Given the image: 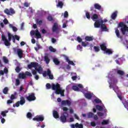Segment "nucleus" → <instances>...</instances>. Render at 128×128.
Instances as JSON below:
<instances>
[{
	"label": "nucleus",
	"mask_w": 128,
	"mask_h": 128,
	"mask_svg": "<svg viewBox=\"0 0 128 128\" xmlns=\"http://www.w3.org/2000/svg\"><path fill=\"white\" fill-rule=\"evenodd\" d=\"M52 90H55L56 94H60L61 96H64V90L60 88V85L58 83L52 84Z\"/></svg>",
	"instance_id": "f257e3e1"
},
{
	"label": "nucleus",
	"mask_w": 128,
	"mask_h": 128,
	"mask_svg": "<svg viewBox=\"0 0 128 128\" xmlns=\"http://www.w3.org/2000/svg\"><path fill=\"white\" fill-rule=\"evenodd\" d=\"M28 68L29 70H32V68H34L36 70H37L38 72L40 74H42V66L39 65L38 62H32L30 64H28Z\"/></svg>",
	"instance_id": "f03ea898"
},
{
	"label": "nucleus",
	"mask_w": 128,
	"mask_h": 128,
	"mask_svg": "<svg viewBox=\"0 0 128 128\" xmlns=\"http://www.w3.org/2000/svg\"><path fill=\"white\" fill-rule=\"evenodd\" d=\"M27 76H32V73L30 72L26 71L25 72V73H20L18 74V78H22V80H25V78H26Z\"/></svg>",
	"instance_id": "7ed1b4c3"
},
{
	"label": "nucleus",
	"mask_w": 128,
	"mask_h": 128,
	"mask_svg": "<svg viewBox=\"0 0 128 128\" xmlns=\"http://www.w3.org/2000/svg\"><path fill=\"white\" fill-rule=\"evenodd\" d=\"M100 48L102 50L106 52V54H112V52L110 50L106 48V44L104 43H103L102 44H100Z\"/></svg>",
	"instance_id": "20e7f679"
},
{
	"label": "nucleus",
	"mask_w": 128,
	"mask_h": 128,
	"mask_svg": "<svg viewBox=\"0 0 128 128\" xmlns=\"http://www.w3.org/2000/svg\"><path fill=\"white\" fill-rule=\"evenodd\" d=\"M30 34L31 36H36L38 38H42V35L40 34V32H38V30L36 29L35 31L32 30L30 31Z\"/></svg>",
	"instance_id": "39448f33"
},
{
	"label": "nucleus",
	"mask_w": 128,
	"mask_h": 128,
	"mask_svg": "<svg viewBox=\"0 0 128 128\" xmlns=\"http://www.w3.org/2000/svg\"><path fill=\"white\" fill-rule=\"evenodd\" d=\"M2 40L4 42V44L6 46H10V41L8 40V39H6V36L4 34L2 35Z\"/></svg>",
	"instance_id": "423d86ee"
},
{
	"label": "nucleus",
	"mask_w": 128,
	"mask_h": 128,
	"mask_svg": "<svg viewBox=\"0 0 128 128\" xmlns=\"http://www.w3.org/2000/svg\"><path fill=\"white\" fill-rule=\"evenodd\" d=\"M4 12L8 16H12V14H16V12H14V10L12 8H10V10L8 8L5 9Z\"/></svg>",
	"instance_id": "0eeeda50"
},
{
	"label": "nucleus",
	"mask_w": 128,
	"mask_h": 128,
	"mask_svg": "<svg viewBox=\"0 0 128 128\" xmlns=\"http://www.w3.org/2000/svg\"><path fill=\"white\" fill-rule=\"evenodd\" d=\"M68 116V112H64L60 116V120L62 122H66V118Z\"/></svg>",
	"instance_id": "6e6552de"
},
{
	"label": "nucleus",
	"mask_w": 128,
	"mask_h": 128,
	"mask_svg": "<svg viewBox=\"0 0 128 128\" xmlns=\"http://www.w3.org/2000/svg\"><path fill=\"white\" fill-rule=\"evenodd\" d=\"M104 24V20H96V22L94 23V26L96 28H100L101 26Z\"/></svg>",
	"instance_id": "1a4fd4ad"
},
{
	"label": "nucleus",
	"mask_w": 128,
	"mask_h": 128,
	"mask_svg": "<svg viewBox=\"0 0 128 128\" xmlns=\"http://www.w3.org/2000/svg\"><path fill=\"white\" fill-rule=\"evenodd\" d=\"M36 96H34V93H31L30 95L26 97V100L28 102H33V100H36Z\"/></svg>",
	"instance_id": "9d476101"
},
{
	"label": "nucleus",
	"mask_w": 128,
	"mask_h": 128,
	"mask_svg": "<svg viewBox=\"0 0 128 128\" xmlns=\"http://www.w3.org/2000/svg\"><path fill=\"white\" fill-rule=\"evenodd\" d=\"M60 30V28H58V24L56 22H54L52 28V32H58Z\"/></svg>",
	"instance_id": "9b49d317"
},
{
	"label": "nucleus",
	"mask_w": 128,
	"mask_h": 128,
	"mask_svg": "<svg viewBox=\"0 0 128 128\" xmlns=\"http://www.w3.org/2000/svg\"><path fill=\"white\" fill-rule=\"evenodd\" d=\"M34 121L36 122H44V117L42 116H36L35 118H33L32 119Z\"/></svg>",
	"instance_id": "f8f14e48"
},
{
	"label": "nucleus",
	"mask_w": 128,
	"mask_h": 128,
	"mask_svg": "<svg viewBox=\"0 0 128 128\" xmlns=\"http://www.w3.org/2000/svg\"><path fill=\"white\" fill-rule=\"evenodd\" d=\"M121 32L123 36L126 34V32H128V27L126 25H124L123 27L121 28Z\"/></svg>",
	"instance_id": "ddd939ff"
},
{
	"label": "nucleus",
	"mask_w": 128,
	"mask_h": 128,
	"mask_svg": "<svg viewBox=\"0 0 128 128\" xmlns=\"http://www.w3.org/2000/svg\"><path fill=\"white\" fill-rule=\"evenodd\" d=\"M17 54L18 55V56L20 58H22L24 56H22V54H24V52H22V50L20 48H18L17 50Z\"/></svg>",
	"instance_id": "4468645a"
},
{
	"label": "nucleus",
	"mask_w": 128,
	"mask_h": 128,
	"mask_svg": "<svg viewBox=\"0 0 128 128\" xmlns=\"http://www.w3.org/2000/svg\"><path fill=\"white\" fill-rule=\"evenodd\" d=\"M47 76H49L50 80H54V75L52 74V72L49 68L47 70Z\"/></svg>",
	"instance_id": "2eb2a0df"
},
{
	"label": "nucleus",
	"mask_w": 128,
	"mask_h": 128,
	"mask_svg": "<svg viewBox=\"0 0 128 128\" xmlns=\"http://www.w3.org/2000/svg\"><path fill=\"white\" fill-rule=\"evenodd\" d=\"M94 8L96 10H102V6L98 3L94 4Z\"/></svg>",
	"instance_id": "dca6fc26"
},
{
	"label": "nucleus",
	"mask_w": 128,
	"mask_h": 128,
	"mask_svg": "<svg viewBox=\"0 0 128 128\" xmlns=\"http://www.w3.org/2000/svg\"><path fill=\"white\" fill-rule=\"evenodd\" d=\"M53 116L54 118H60V116L58 115V111H53Z\"/></svg>",
	"instance_id": "f3484780"
},
{
	"label": "nucleus",
	"mask_w": 128,
	"mask_h": 128,
	"mask_svg": "<svg viewBox=\"0 0 128 128\" xmlns=\"http://www.w3.org/2000/svg\"><path fill=\"white\" fill-rule=\"evenodd\" d=\"M117 16H118V11H116L112 14L111 16V18L112 20H116V18Z\"/></svg>",
	"instance_id": "a211bd4d"
},
{
	"label": "nucleus",
	"mask_w": 128,
	"mask_h": 128,
	"mask_svg": "<svg viewBox=\"0 0 128 128\" xmlns=\"http://www.w3.org/2000/svg\"><path fill=\"white\" fill-rule=\"evenodd\" d=\"M20 100L19 102L20 103V106H22L26 104V100L24 99V98L22 96L20 97Z\"/></svg>",
	"instance_id": "6ab92c4d"
},
{
	"label": "nucleus",
	"mask_w": 128,
	"mask_h": 128,
	"mask_svg": "<svg viewBox=\"0 0 128 128\" xmlns=\"http://www.w3.org/2000/svg\"><path fill=\"white\" fill-rule=\"evenodd\" d=\"M100 28L102 30H104V32H108V28L106 27V26L105 24H104V23L101 24Z\"/></svg>",
	"instance_id": "aec40b11"
},
{
	"label": "nucleus",
	"mask_w": 128,
	"mask_h": 128,
	"mask_svg": "<svg viewBox=\"0 0 128 128\" xmlns=\"http://www.w3.org/2000/svg\"><path fill=\"white\" fill-rule=\"evenodd\" d=\"M57 8H62V7L64 6V2L62 1H58V4L56 5Z\"/></svg>",
	"instance_id": "412c9836"
},
{
	"label": "nucleus",
	"mask_w": 128,
	"mask_h": 128,
	"mask_svg": "<svg viewBox=\"0 0 128 128\" xmlns=\"http://www.w3.org/2000/svg\"><path fill=\"white\" fill-rule=\"evenodd\" d=\"M84 96L88 100H90L91 98H92V95L90 93H86L84 94Z\"/></svg>",
	"instance_id": "4be33fe9"
},
{
	"label": "nucleus",
	"mask_w": 128,
	"mask_h": 128,
	"mask_svg": "<svg viewBox=\"0 0 128 128\" xmlns=\"http://www.w3.org/2000/svg\"><path fill=\"white\" fill-rule=\"evenodd\" d=\"M92 20H98V16L96 14H94L91 17Z\"/></svg>",
	"instance_id": "5701e85b"
},
{
	"label": "nucleus",
	"mask_w": 128,
	"mask_h": 128,
	"mask_svg": "<svg viewBox=\"0 0 128 128\" xmlns=\"http://www.w3.org/2000/svg\"><path fill=\"white\" fill-rule=\"evenodd\" d=\"M85 40L87 42H92V40H94V38L92 36H86L85 37Z\"/></svg>",
	"instance_id": "b1692460"
},
{
	"label": "nucleus",
	"mask_w": 128,
	"mask_h": 128,
	"mask_svg": "<svg viewBox=\"0 0 128 128\" xmlns=\"http://www.w3.org/2000/svg\"><path fill=\"white\" fill-rule=\"evenodd\" d=\"M88 44H90V43L86 41L82 42V46H84V48L88 46Z\"/></svg>",
	"instance_id": "393cba45"
},
{
	"label": "nucleus",
	"mask_w": 128,
	"mask_h": 128,
	"mask_svg": "<svg viewBox=\"0 0 128 128\" xmlns=\"http://www.w3.org/2000/svg\"><path fill=\"white\" fill-rule=\"evenodd\" d=\"M110 88H112L113 90H114V92H116V90H118V86H116V85H115L114 86H112V85H110Z\"/></svg>",
	"instance_id": "a878e982"
},
{
	"label": "nucleus",
	"mask_w": 128,
	"mask_h": 128,
	"mask_svg": "<svg viewBox=\"0 0 128 128\" xmlns=\"http://www.w3.org/2000/svg\"><path fill=\"white\" fill-rule=\"evenodd\" d=\"M9 26H10V28H12L13 32H18V28H16V27L12 26V24H9Z\"/></svg>",
	"instance_id": "bb28decb"
},
{
	"label": "nucleus",
	"mask_w": 128,
	"mask_h": 128,
	"mask_svg": "<svg viewBox=\"0 0 128 128\" xmlns=\"http://www.w3.org/2000/svg\"><path fill=\"white\" fill-rule=\"evenodd\" d=\"M44 61L46 62V64H50V58H48V56H45L44 57Z\"/></svg>",
	"instance_id": "cd10ccee"
},
{
	"label": "nucleus",
	"mask_w": 128,
	"mask_h": 128,
	"mask_svg": "<svg viewBox=\"0 0 128 128\" xmlns=\"http://www.w3.org/2000/svg\"><path fill=\"white\" fill-rule=\"evenodd\" d=\"M53 62L55 64H56V66H58V64H60V62L57 58H54L53 60Z\"/></svg>",
	"instance_id": "c85d7f7f"
},
{
	"label": "nucleus",
	"mask_w": 128,
	"mask_h": 128,
	"mask_svg": "<svg viewBox=\"0 0 128 128\" xmlns=\"http://www.w3.org/2000/svg\"><path fill=\"white\" fill-rule=\"evenodd\" d=\"M8 87H5L4 88V90H2V92L3 94H8Z\"/></svg>",
	"instance_id": "c756f323"
},
{
	"label": "nucleus",
	"mask_w": 128,
	"mask_h": 128,
	"mask_svg": "<svg viewBox=\"0 0 128 128\" xmlns=\"http://www.w3.org/2000/svg\"><path fill=\"white\" fill-rule=\"evenodd\" d=\"M96 110H98L102 111V110H104V108L102 106L100 105H96Z\"/></svg>",
	"instance_id": "7c9ffc66"
},
{
	"label": "nucleus",
	"mask_w": 128,
	"mask_h": 128,
	"mask_svg": "<svg viewBox=\"0 0 128 128\" xmlns=\"http://www.w3.org/2000/svg\"><path fill=\"white\" fill-rule=\"evenodd\" d=\"M87 116H87L88 118H92V116H94V113L90 112L88 114Z\"/></svg>",
	"instance_id": "2f4dec72"
},
{
	"label": "nucleus",
	"mask_w": 128,
	"mask_h": 128,
	"mask_svg": "<svg viewBox=\"0 0 128 128\" xmlns=\"http://www.w3.org/2000/svg\"><path fill=\"white\" fill-rule=\"evenodd\" d=\"M115 32L118 38H120V30H118V29L116 28L115 30Z\"/></svg>",
	"instance_id": "473e14b6"
},
{
	"label": "nucleus",
	"mask_w": 128,
	"mask_h": 128,
	"mask_svg": "<svg viewBox=\"0 0 128 128\" xmlns=\"http://www.w3.org/2000/svg\"><path fill=\"white\" fill-rule=\"evenodd\" d=\"M117 74L120 76H124V72L122 70H118Z\"/></svg>",
	"instance_id": "72a5a7b5"
},
{
	"label": "nucleus",
	"mask_w": 128,
	"mask_h": 128,
	"mask_svg": "<svg viewBox=\"0 0 128 128\" xmlns=\"http://www.w3.org/2000/svg\"><path fill=\"white\" fill-rule=\"evenodd\" d=\"M108 120H103V121L102 122V126H104L106 124H108Z\"/></svg>",
	"instance_id": "f704fd0d"
},
{
	"label": "nucleus",
	"mask_w": 128,
	"mask_h": 128,
	"mask_svg": "<svg viewBox=\"0 0 128 128\" xmlns=\"http://www.w3.org/2000/svg\"><path fill=\"white\" fill-rule=\"evenodd\" d=\"M49 50H50L52 52H56V50L55 48H53L52 46H49Z\"/></svg>",
	"instance_id": "c9c22d12"
},
{
	"label": "nucleus",
	"mask_w": 128,
	"mask_h": 128,
	"mask_svg": "<svg viewBox=\"0 0 128 128\" xmlns=\"http://www.w3.org/2000/svg\"><path fill=\"white\" fill-rule=\"evenodd\" d=\"M94 52H100V50L99 46H94Z\"/></svg>",
	"instance_id": "e433bc0d"
},
{
	"label": "nucleus",
	"mask_w": 128,
	"mask_h": 128,
	"mask_svg": "<svg viewBox=\"0 0 128 128\" xmlns=\"http://www.w3.org/2000/svg\"><path fill=\"white\" fill-rule=\"evenodd\" d=\"M12 36H12V34L10 32H8V40L9 42H10L12 40Z\"/></svg>",
	"instance_id": "4c0bfd02"
},
{
	"label": "nucleus",
	"mask_w": 128,
	"mask_h": 128,
	"mask_svg": "<svg viewBox=\"0 0 128 128\" xmlns=\"http://www.w3.org/2000/svg\"><path fill=\"white\" fill-rule=\"evenodd\" d=\"M36 22L37 24H39V26H42V20H40L38 19H36Z\"/></svg>",
	"instance_id": "58836bf2"
},
{
	"label": "nucleus",
	"mask_w": 128,
	"mask_h": 128,
	"mask_svg": "<svg viewBox=\"0 0 128 128\" xmlns=\"http://www.w3.org/2000/svg\"><path fill=\"white\" fill-rule=\"evenodd\" d=\"M26 117L28 118H32V113L30 112H28L26 114Z\"/></svg>",
	"instance_id": "ea45409f"
},
{
	"label": "nucleus",
	"mask_w": 128,
	"mask_h": 128,
	"mask_svg": "<svg viewBox=\"0 0 128 128\" xmlns=\"http://www.w3.org/2000/svg\"><path fill=\"white\" fill-rule=\"evenodd\" d=\"M76 128H84V126L82 124H78V123H76Z\"/></svg>",
	"instance_id": "a19ab883"
},
{
	"label": "nucleus",
	"mask_w": 128,
	"mask_h": 128,
	"mask_svg": "<svg viewBox=\"0 0 128 128\" xmlns=\"http://www.w3.org/2000/svg\"><path fill=\"white\" fill-rule=\"evenodd\" d=\"M3 60L4 64H8V60L6 56H3Z\"/></svg>",
	"instance_id": "79ce46f5"
},
{
	"label": "nucleus",
	"mask_w": 128,
	"mask_h": 128,
	"mask_svg": "<svg viewBox=\"0 0 128 128\" xmlns=\"http://www.w3.org/2000/svg\"><path fill=\"white\" fill-rule=\"evenodd\" d=\"M72 89L76 91V90H80V88H78V86H74L72 87Z\"/></svg>",
	"instance_id": "37998d69"
},
{
	"label": "nucleus",
	"mask_w": 128,
	"mask_h": 128,
	"mask_svg": "<svg viewBox=\"0 0 128 128\" xmlns=\"http://www.w3.org/2000/svg\"><path fill=\"white\" fill-rule=\"evenodd\" d=\"M46 88L47 90H50L52 88V85H50V84L48 83L46 84Z\"/></svg>",
	"instance_id": "c03bdc74"
},
{
	"label": "nucleus",
	"mask_w": 128,
	"mask_h": 128,
	"mask_svg": "<svg viewBox=\"0 0 128 128\" xmlns=\"http://www.w3.org/2000/svg\"><path fill=\"white\" fill-rule=\"evenodd\" d=\"M94 102H96V104H100V102H102V100L99 98L95 99Z\"/></svg>",
	"instance_id": "a18cd8bd"
},
{
	"label": "nucleus",
	"mask_w": 128,
	"mask_h": 128,
	"mask_svg": "<svg viewBox=\"0 0 128 128\" xmlns=\"http://www.w3.org/2000/svg\"><path fill=\"white\" fill-rule=\"evenodd\" d=\"M86 18H88V20H90V13L88 12H86Z\"/></svg>",
	"instance_id": "49530a36"
},
{
	"label": "nucleus",
	"mask_w": 128,
	"mask_h": 128,
	"mask_svg": "<svg viewBox=\"0 0 128 128\" xmlns=\"http://www.w3.org/2000/svg\"><path fill=\"white\" fill-rule=\"evenodd\" d=\"M124 26H126V24H124V22H120L118 24V26L120 28H124Z\"/></svg>",
	"instance_id": "de8ad7c7"
},
{
	"label": "nucleus",
	"mask_w": 128,
	"mask_h": 128,
	"mask_svg": "<svg viewBox=\"0 0 128 128\" xmlns=\"http://www.w3.org/2000/svg\"><path fill=\"white\" fill-rule=\"evenodd\" d=\"M76 40H77V42H82V38H80V37L78 36Z\"/></svg>",
	"instance_id": "09e8293b"
},
{
	"label": "nucleus",
	"mask_w": 128,
	"mask_h": 128,
	"mask_svg": "<svg viewBox=\"0 0 128 128\" xmlns=\"http://www.w3.org/2000/svg\"><path fill=\"white\" fill-rule=\"evenodd\" d=\"M15 70L16 72H20V66H17L15 69Z\"/></svg>",
	"instance_id": "8fccbe9b"
},
{
	"label": "nucleus",
	"mask_w": 128,
	"mask_h": 128,
	"mask_svg": "<svg viewBox=\"0 0 128 128\" xmlns=\"http://www.w3.org/2000/svg\"><path fill=\"white\" fill-rule=\"evenodd\" d=\"M3 72H4V74H8V68H6V67H5Z\"/></svg>",
	"instance_id": "3c124183"
},
{
	"label": "nucleus",
	"mask_w": 128,
	"mask_h": 128,
	"mask_svg": "<svg viewBox=\"0 0 128 128\" xmlns=\"http://www.w3.org/2000/svg\"><path fill=\"white\" fill-rule=\"evenodd\" d=\"M90 126H96V122H90Z\"/></svg>",
	"instance_id": "603ef678"
},
{
	"label": "nucleus",
	"mask_w": 128,
	"mask_h": 128,
	"mask_svg": "<svg viewBox=\"0 0 128 128\" xmlns=\"http://www.w3.org/2000/svg\"><path fill=\"white\" fill-rule=\"evenodd\" d=\"M20 80L16 79V86H20Z\"/></svg>",
	"instance_id": "864d4df0"
},
{
	"label": "nucleus",
	"mask_w": 128,
	"mask_h": 128,
	"mask_svg": "<svg viewBox=\"0 0 128 128\" xmlns=\"http://www.w3.org/2000/svg\"><path fill=\"white\" fill-rule=\"evenodd\" d=\"M66 104H68V106H70V104H72V102L69 100H66Z\"/></svg>",
	"instance_id": "5fc2aeb1"
},
{
	"label": "nucleus",
	"mask_w": 128,
	"mask_h": 128,
	"mask_svg": "<svg viewBox=\"0 0 128 128\" xmlns=\"http://www.w3.org/2000/svg\"><path fill=\"white\" fill-rule=\"evenodd\" d=\"M68 11H66L64 13V18H68Z\"/></svg>",
	"instance_id": "6e6d98bb"
},
{
	"label": "nucleus",
	"mask_w": 128,
	"mask_h": 128,
	"mask_svg": "<svg viewBox=\"0 0 128 128\" xmlns=\"http://www.w3.org/2000/svg\"><path fill=\"white\" fill-rule=\"evenodd\" d=\"M97 114H98V116H104V113H102V112H98Z\"/></svg>",
	"instance_id": "4d7b16f0"
},
{
	"label": "nucleus",
	"mask_w": 128,
	"mask_h": 128,
	"mask_svg": "<svg viewBox=\"0 0 128 128\" xmlns=\"http://www.w3.org/2000/svg\"><path fill=\"white\" fill-rule=\"evenodd\" d=\"M16 98V96H14V94H12L10 96V100H15Z\"/></svg>",
	"instance_id": "13d9d810"
},
{
	"label": "nucleus",
	"mask_w": 128,
	"mask_h": 128,
	"mask_svg": "<svg viewBox=\"0 0 128 128\" xmlns=\"http://www.w3.org/2000/svg\"><path fill=\"white\" fill-rule=\"evenodd\" d=\"M48 20H50V22H52L54 20V18H52V16H48Z\"/></svg>",
	"instance_id": "bf43d9fd"
},
{
	"label": "nucleus",
	"mask_w": 128,
	"mask_h": 128,
	"mask_svg": "<svg viewBox=\"0 0 128 128\" xmlns=\"http://www.w3.org/2000/svg\"><path fill=\"white\" fill-rule=\"evenodd\" d=\"M52 44H56V40L54 38H52Z\"/></svg>",
	"instance_id": "052dcab7"
},
{
	"label": "nucleus",
	"mask_w": 128,
	"mask_h": 128,
	"mask_svg": "<svg viewBox=\"0 0 128 128\" xmlns=\"http://www.w3.org/2000/svg\"><path fill=\"white\" fill-rule=\"evenodd\" d=\"M38 72V70H33L32 71V74H34V76H36V74H37V72Z\"/></svg>",
	"instance_id": "680f3d73"
},
{
	"label": "nucleus",
	"mask_w": 128,
	"mask_h": 128,
	"mask_svg": "<svg viewBox=\"0 0 128 128\" xmlns=\"http://www.w3.org/2000/svg\"><path fill=\"white\" fill-rule=\"evenodd\" d=\"M48 32H46V30L42 29V33L43 34H46Z\"/></svg>",
	"instance_id": "e2e57ef3"
},
{
	"label": "nucleus",
	"mask_w": 128,
	"mask_h": 128,
	"mask_svg": "<svg viewBox=\"0 0 128 128\" xmlns=\"http://www.w3.org/2000/svg\"><path fill=\"white\" fill-rule=\"evenodd\" d=\"M3 22L4 24H8V20L6 19H4Z\"/></svg>",
	"instance_id": "0e129e2a"
},
{
	"label": "nucleus",
	"mask_w": 128,
	"mask_h": 128,
	"mask_svg": "<svg viewBox=\"0 0 128 128\" xmlns=\"http://www.w3.org/2000/svg\"><path fill=\"white\" fill-rule=\"evenodd\" d=\"M14 37L15 38L16 40H20V36H18V35H15L14 36Z\"/></svg>",
	"instance_id": "69168bd1"
},
{
	"label": "nucleus",
	"mask_w": 128,
	"mask_h": 128,
	"mask_svg": "<svg viewBox=\"0 0 128 128\" xmlns=\"http://www.w3.org/2000/svg\"><path fill=\"white\" fill-rule=\"evenodd\" d=\"M68 63L69 64H72V66H74V62L70 60Z\"/></svg>",
	"instance_id": "338daca9"
},
{
	"label": "nucleus",
	"mask_w": 128,
	"mask_h": 128,
	"mask_svg": "<svg viewBox=\"0 0 128 128\" xmlns=\"http://www.w3.org/2000/svg\"><path fill=\"white\" fill-rule=\"evenodd\" d=\"M8 104H12V100H7Z\"/></svg>",
	"instance_id": "774afa93"
}]
</instances>
